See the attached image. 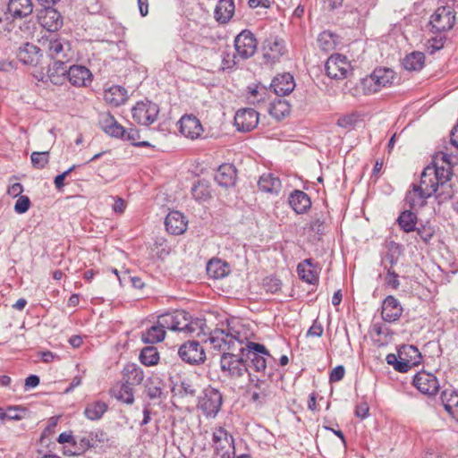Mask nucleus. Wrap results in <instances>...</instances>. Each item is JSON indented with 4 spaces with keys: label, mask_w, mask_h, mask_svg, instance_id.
<instances>
[{
    "label": "nucleus",
    "mask_w": 458,
    "mask_h": 458,
    "mask_svg": "<svg viewBox=\"0 0 458 458\" xmlns=\"http://www.w3.org/2000/svg\"><path fill=\"white\" fill-rule=\"evenodd\" d=\"M442 160L446 166H439L436 162L427 165L421 173L420 184H412L411 190L406 193L405 202L411 208L423 207L427 199L436 195L438 202L452 199L453 190L449 183L452 177L450 157L442 153Z\"/></svg>",
    "instance_id": "obj_1"
},
{
    "label": "nucleus",
    "mask_w": 458,
    "mask_h": 458,
    "mask_svg": "<svg viewBox=\"0 0 458 458\" xmlns=\"http://www.w3.org/2000/svg\"><path fill=\"white\" fill-rule=\"evenodd\" d=\"M159 322L165 329L185 334L197 332L202 325L201 320L198 318L194 319L191 315L184 310H175L164 313L159 316Z\"/></svg>",
    "instance_id": "obj_2"
},
{
    "label": "nucleus",
    "mask_w": 458,
    "mask_h": 458,
    "mask_svg": "<svg viewBox=\"0 0 458 458\" xmlns=\"http://www.w3.org/2000/svg\"><path fill=\"white\" fill-rule=\"evenodd\" d=\"M41 44L46 55L51 60L72 61L74 57L71 42L59 34L42 37Z\"/></svg>",
    "instance_id": "obj_3"
},
{
    "label": "nucleus",
    "mask_w": 458,
    "mask_h": 458,
    "mask_svg": "<svg viewBox=\"0 0 458 458\" xmlns=\"http://www.w3.org/2000/svg\"><path fill=\"white\" fill-rule=\"evenodd\" d=\"M386 360L396 371L405 373L420 362L421 354L417 347L404 345L399 350L398 355L394 353L387 354Z\"/></svg>",
    "instance_id": "obj_4"
},
{
    "label": "nucleus",
    "mask_w": 458,
    "mask_h": 458,
    "mask_svg": "<svg viewBox=\"0 0 458 458\" xmlns=\"http://www.w3.org/2000/svg\"><path fill=\"white\" fill-rule=\"evenodd\" d=\"M211 347L224 352H242L244 342L225 329L216 328L210 332L208 339Z\"/></svg>",
    "instance_id": "obj_5"
},
{
    "label": "nucleus",
    "mask_w": 458,
    "mask_h": 458,
    "mask_svg": "<svg viewBox=\"0 0 458 458\" xmlns=\"http://www.w3.org/2000/svg\"><path fill=\"white\" fill-rule=\"evenodd\" d=\"M456 22V12L452 5L437 7L431 14L428 28L432 33H445L452 30Z\"/></svg>",
    "instance_id": "obj_6"
},
{
    "label": "nucleus",
    "mask_w": 458,
    "mask_h": 458,
    "mask_svg": "<svg viewBox=\"0 0 458 458\" xmlns=\"http://www.w3.org/2000/svg\"><path fill=\"white\" fill-rule=\"evenodd\" d=\"M245 348L242 352H224L220 359V367L222 372L230 377L238 378L243 376L247 371V365L244 355Z\"/></svg>",
    "instance_id": "obj_7"
},
{
    "label": "nucleus",
    "mask_w": 458,
    "mask_h": 458,
    "mask_svg": "<svg viewBox=\"0 0 458 458\" xmlns=\"http://www.w3.org/2000/svg\"><path fill=\"white\" fill-rule=\"evenodd\" d=\"M212 447L220 458H234L233 437L223 427H215L212 431Z\"/></svg>",
    "instance_id": "obj_8"
},
{
    "label": "nucleus",
    "mask_w": 458,
    "mask_h": 458,
    "mask_svg": "<svg viewBox=\"0 0 458 458\" xmlns=\"http://www.w3.org/2000/svg\"><path fill=\"white\" fill-rule=\"evenodd\" d=\"M223 404L221 392L214 387H206L199 397L198 408L207 418H215Z\"/></svg>",
    "instance_id": "obj_9"
},
{
    "label": "nucleus",
    "mask_w": 458,
    "mask_h": 458,
    "mask_svg": "<svg viewBox=\"0 0 458 458\" xmlns=\"http://www.w3.org/2000/svg\"><path fill=\"white\" fill-rule=\"evenodd\" d=\"M132 118L140 125L148 126L157 118L159 106L149 100L139 101L131 109Z\"/></svg>",
    "instance_id": "obj_10"
},
{
    "label": "nucleus",
    "mask_w": 458,
    "mask_h": 458,
    "mask_svg": "<svg viewBox=\"0 0 458 458\" xmlns=\"http://www.w3.org/2000/svg\"><path fill=\"white\" fill-rule=\"evenodd\" d=\"M178 356L183 362L190 365H199L206 360L204 347L196 340H189L181 344Z\"/></svg>",
    "instance_id": "obj_11"
},
{
    "label": "nucleus",
    "mask_w": 458,
    "mask_h": 458,
    "mask_svg": "<svg viewBox=\"0 0 458 458\" xmlns=\"http://www.w3.org/2000/svg\"><path fill=\"white\" fill-rule=\"evenodd\" d=\"M244 346L245 360H250V367L257 372H264L267 368L265 356H270L265 345L259 343L248 342L244 344Z\"/></svg>",
    "instance_id": "obj_12"
},
{
    "label": "nucleus",
    "mask_w": 458,
    "mask_h": 458,
    "mask_svg": "<svg viewBox=\"0 0 458 458\" xmlns=\"http://www.w3.org/2000/svg\"><path fill=\"white\" fill-rule=\"evenodd\" d=\"M234 48L241 60H247L253 56L257 50V39L249 30H243L234 38Z\"/></svg>",
    "instance_id": "obj_13"
},
{
    "label": "nucleus",
    "mask_w": 458,
    "mask_h": 458,
    "mask_svg": "<svg viewBox=\"0 0 458 458\" xmlns=\"http://www.w3.org/2000/svg\"><path fill=\"white\" fill-rule=\"evenodd\" d=\"M327 75L335 80H343L351 72V64L346 56L334 54L328 57L325 64Z\"/></svg>",
    "instance_id": "obj_14"
},
{
    "label": "nucleus",
    "mask_w": 458,
    "mask_h": 458,
    "mask_svg": "<svg viewBox=\"0 0 458 458\" xmlns=\"http://www.w3.org/2000/svg\"><path fill=\"white\" fill-rule=\"evenodd\" d=\"M412 385L420 393L428 396L435 395L439 390L437 377L434 374L425 370L419 371L414 375Z\"/></svg>",
    "instance_id": "obj_15"
},
{
    "label": "nucleus",
    "mask_w": 458,
    "mask_h": 458,
    "mask_svg": "<svg viewBox=\"0 0 458 458\" xmlns=\"http://www.w3.org/2000/svg\"><path fill=\"white\" fill-rule=\"evenodd\" d=\"M38 21L39 24L49 32L57 31L62 28L64 23L60 13L52 6L41 8L38 13Z\"/></svg>",
    "instance_id": "obj_16"
},
{
    "label": "nucleus",
    "mask_w": 458,
    "mask_h": 458,
    "mask_svg": "<svg viewBox=\"0 0 458 458\" xmlns=\"http://www.w3.org/2000/svg\"><path fill=\"white\" fill-rule=\"evenodd\" d=\"M259 121V113L253 108L238 110L234 115V125L240 131H250L255 129Z\"/></svg>",
    "instance_id": "obj_17"
},
{
    "label": "nucleus",
    "mask_w": 458,
    "mask_h": 458,
    "mask_svg": "<svg viewBox=\"0 0 458 458\" xmlns=\"http://www.w3.org/2000/svg\"><path fill=\"white\" fill-rule=\"evenodd\" d=\"M263 57L267 63L274 64L285 53L284 40L277 37H269L263 43Z\"/></svg>",
    "instance_id": "obj_18"
},
{
    "label": "nucleus",
    "mask_w": 458,
    "mask_h": 458,
    "mask_svg": "<svg viewBox=\"0 0 458 458\" xmlns=\"http://www.w3.org/2000/svg\"><path fill=\"white\" fill-rule=\"evenodd\" d=\"M178 124L181 134L192 140L199 139L203 132L200 121L193 114L182 115Z\"/></svg>",
    "instance_id": "obj_19"
},
{
    "label": "nucleus",
    "mask_w": 458,
    "mask_h": 458,
    "mask_svg": "<svg viewBox=\"0 0 458 458\" xmlns=\"http://www.w3.org/2000/svg\"><path fill=\"white\" fill-rule=\"evenodd\" d=\"M16 55L23 64L36 66L42 56V50L33 43L25 42L18 47Z\"/></svg>",
    "instance_id": "obj_20"
},
{
    "label": "nucleus",
    "mask_w": 458,
    "mask_h": 458,
    "mask_svg": "<svg viewBox=\"0 0 458 458\" xmlns=\"http://www.w3.org/2000/svg\"><path fill=\"white\" fill-rule=\"evenodd\" d=\"M403 313V307L400 301L393 295L386 296L381 306V317L385 322L393 323L397 321Z\"/></svg>",
    "instance_id": "obj_21"
},
{
    "label": "nucleus",
    "mask_w": 458,
    "mask_h": 458,
    "mask_svg": "<svg viewBox=\"0 0 458 458\" xmlns=\"http://www.w3.org/2000/svg\"><path fill=\"white\" fill-rule=\"evenodd\" d=\"M294 88V79L290 73H283L276 76L270 84V89L278 97L289 95L293 92Z\"/></svg>",
    "instance_id": "obj_22"
},
{
    "label": "nucleus",
    "mask_w": 458,
    "mask_h": 458,
    "mask_svg": "<svg viewBox=\"0 0 458 458\" xmlns=\"http://www.w3.org/2000/svg\"><path fill=\"white\" fill-rule=\"evenodd\" d=\"M67 79L76 87L87 86L92 81L91 72L82 65H71L68 69Z\"/></svg>",
    "instance_id": "obj_23"
},
{
    "label": "nucleus",
    "mask_w": 458,
    "mask_h": 458,
    "mask_svg": "<svg viewBox=\"0 0 458 458\" xmlns=\"http://www.w3.org/2000/svg\"><path fill=\"white\" fill-rule=\"evenodd\" d=\"M237 177V171L233 165L225 163L216 172L215 180L222 187L233 186Z\"/></svg>",
    "instance_id": "obj_24"
},
{
    "label": "nucleus",
    "mask_w": 458,
    "mask_h": 458,
    "mask_svg": "<svg viewBox=\"0 0 458 458\" xmlns=\"http://www.w3.org/2000/svg\"><path fill=\"white\" fill-rule=\"evenodd\" d=\"M166 231L174 235L183 233L187 229V223L182 213L171 211L165 219Z\"/></svg>",
    "instance_id": "obj_25"
},
{
    "label": "nucleus",
    "mask_w": 458,
    "mask_h": 458,
    "mask_svg": "<svg viewBox=\"0 0 458 458\" xmlns=\"http://www.w3.org/2000/svg\"><path fill=\"white\" fill-rule=\"evenodd\" d=\"M108 403L103 400L89 401L85 404L83 415L91 421L100 420L108 411Z\"/></svg>",
    "instance_id": "obj_26"
},
{
    "label": "nucleus",
    "mask_w": 458,
    "mask_h": 458,
    "mask_svg": "<svg viewBox=\"0 0 458 458\" xmlns=\"http://www.w3.org/2000/svg\"><path fill=\"white\" fill-rule=\"evenodd\" d=\"M288 202L297 214H305L311 207L310 198L301 190H294L291 192Z\"/></svg>",
    "instance_id": "obj_27"
},
{
    "label": "nucleus",
    "mask_w": 458,
    "mask_h": 458,
    "mask_svg": "<svg viewBox=\"0 0 458 458\" xmlns=\"http://www.w3.org/2000/svg\"><path fill=\"white\" fill-rule=\"evenodd\" d=\"M52 64L48 65L47 75L50 81L55 85L61 84L67 77V64L71 61L52 60Z\"/></svg>",
    "instance_id": "obj_28"
},
{
    "label": "nucleus",
    "mask_w": 458,
    "mask_h": 458,
    "mask_svg": "<svg viewBox=\"0 0 458 458\" xmlns=\"http://www.w3.org/2000/svg\"><path fill=\"white\" fill-rule=\"evenodd\" d=\"M297 273L300 278L308 284H315L318 281V275L316 269V264L312 259H306L297 266Z\"/></svg>",
    "instance_id": "obj_29"
},
{
    "label": "nucleus",
    "mask_w": 458,
    "mask_h": 458,
    "mask_svg": "<svg viewBox=\"0 0 458 458\" xmlns=\"http://www.w3.org/2000/svg\"><path fill=\"white\" fill-rule=\"evenodd\" d=\"M101 129L111 137L122 139L125 128L122 126L110 114H105L99 120Z\"/></svg>",
    "instance_id": "obj_30"
},
{
    "label": "nucleus",
    "mask_w": 458,
    "mask_h": 458,
    "mask_svg": "<svg viewBox=\"0 0 458 458\" xmlns=\"http://www.w3.org/2000/svg\"><path fill=\"white\" fill-rule=\"evenodd\" d=\"M207 274L212 279H222L230 273V267L227 262L220 259L213 258L207 264Z\"/></svg>",
    "instance_id": "obj_31"
},
{
    "label": "nucleus",
    "mask_w": 458,
    "mask_h": 458,
    "mask_svg": "<svg viewBox=\"0 0 458 458\" xmlns=\"http://www.w3.org/2000/svg\"><path fill=\"white\" fill-rule=\"evenodd\" d=\"M31 0H10L7 6L8 13L15 19H21L32 13Z\"/></svg>",
    "instance_id": "obj_32"
},
{
    "label": "nucleus",
    "mask_w": 458,
    "mask_h": 458,
    "mask_svg": "<svg viewBox=\"0 0 458 458\" xmlns=\"http://www.w3.org/2000/svg\"><path fill=\"white\" fill-rule=\"evenodd\" d=\"M143 369L135 363H128L123 369V380L131 386L140 385L144 379Z\"/></svg>",
    "instance_id": "obj_33"
},
{
    "label": "nucleus",
    "mask_w": 458,
    "mask_h": 458,
    "mask_svg": "<svg viewBox=\"0 0 458 458\" xmlns=\"http://www.w3.org/2000/svg\"><path fill=\"white\" fill-rule=\"evenodd\" d=\"M250 392V401L257 406H262L269 396V386L265 380L257 379Z\"/></svg>",
    "instance_id": "obj_34"
},
{
    "label": "nucleus",
    "mask_w": 458,
    "mask_h": 458,
    "mask_svg": "<svg viewBox=\"0 0 458 458\" xmlns=\"http://www.w3.org/2000/svg\"><path fill=\"white\" fill-rule=\"evenodd\" d=\"M127 98V90L120 85H113L104 93L105 100L114 106L124 104Z\"/></svg>",
    "instance_id": "obj_35"
},
{
    "label": "nucleus",
    "mask_w": 458,
    "mask_h": 458,
    "mask_svg": "<svg viewBox=\"0 0 458 458\" xmlns=\"http://www.w3.org/2000/svg\"><path fill=\"white\" fill-rule=\"evenodd\" d=\"M111 394L123 403L132 404L134 403V391L132 386L124 381L114 386L111 390Z\"/></svg>",
    "instance_id": "obj_36"
},
{
    "label": "nucleus",
    "mask_w": 458,
    "mask_h": 458,
    "mask_svg": "<svg viewBox=\"0 0 458 458\" xmlns=\"http://www.w3.org/2000/svg\"><path fill=\"white\" fill-rule=\"evenodd\" d=\"M441 402L448 414L458 421V393L447 390L443 391Z\"/></svg>",
    "instance_id": "obj_37"
},
{
    "label": "nucleus",
    "mask_w": 458,
    "mask_h": 458,
    "mask_svg": "<svg viewBox=\"0 0 458 458\" xmlns=\"http://www.w3.org/2000/svg\"><path fill=\"white\" fill-rule=\"evenodd\" d=\"M165 336V327H162L159 322V317L156 325L142 332L141 339L146 344H157L162 342Z\"/></svg>",
    "instance_id": "obj_38"
},
{
    "label": "nucleus",
    "mask_w": 458,
    "mask_h": 458,
    "mask_svg": "<svg viewBox=\"0 0 458 458\" xmlns=\"http://www.w3.org/2000/svg\"><path fill=\"white\" fill-rule=\"evenodd\" d=\"M234 13V3L233 0H219L215 9L216 21L222 23L227 22Z\"/></svg>",
    "instance_id": "obj_39"
},
{
    "label": "nucleus",
    "mask_w": 458,
    "mask_h": 458,
    "mask_svg": "<svg viewBox=\"0 0 458 458\" xmlns=\"http://www.w3.org/2000/svg\"><path fill=\"white\" fill-rule=\"evenodd\" d=\"M425 64V55L420 51H414L407 55L403 60V66L407 71H420Z\"/></svg>",
    "instance_id": "obj_40"
},
{
    "label": "nucleus",
    "mask_w": 458,
    "mask_h": 458,
    "mask_svg": "<svg viewBox=\"0 0 458 458\" xmlns=\"http://www.w3.org/2000/svg\"><path fill=\"white\" fill-rule=\"evenodd\" d=\"M258 185L260 191L269 193H277L281 188V182L272 174H265L260 176Z\"/></svg>",
    "instance_id": "obj_41"
},
{
    "label": "nucleus",
    "mask_w": 458,
    "mask_h": 458,
    "mask_svg": "<svg viewBox=\"0 0 458 458\" xmlns=\"http://www.w3.org/2000/svg\"><path fill=\"white\" fill-rule=\"evenodd\" d=\"M268 111L271 116L280 121L290 114L291 106L286 100L277 99L270 104Z\"/></svg>",
    "instance_id": "obj_42"
},
{
    "label": "nucleus",
    "mask_w": 458,
    "mask_h": 458,
    "mask_svg": "<svg viewBox=\"0 0 458 458\" xmlns=\"http://www.w3.org/2000/svg\"><path fill=\"white\" fill-rule=\"evenodd\" d=\"M372 75L380 89L391 85L394 79V71L388 68H377L373 71Z\"/></svg>",
    "instance_id": "obj_43"
},
{
    "label": "nucleus",
    "mask_w": 458,
    "mask_h": 458,
    "mask_svg": "<svg viewBox=\"0 0 458 458\" xmlns=\"http://www.w3.org/2000/svg\"><path fill=\"white\" fill-rule=\"evenodd\" d=\"M397 221L400 227L406 233L413 232L417 228V215L410 210L402 212Z\"/></svg>",
    "instance_id": "obj_44"
},
{
    "label": "nucleus",
    "mask_w": 458,
    "mask_h": 458,
    "mask_svg": "<svg viewBox=\"0 0 458 458\" xmlns=\"http://www.w3.org/2000/svg\"><path fill=\"white\" fill-rule=\"evenodd\" d=\"M140 360L145 366L156 365L159 360V353L154 346L145 347L140 353Z\"/></svg>",
    "instance_id": "obj_45"
},
{
    "label": "nucleus",
    "mask_w": 458,
    "mask_h": 458,
    "mask_svg": "<svg viewBox=\"0 0 458 458\" xmlns=\"http://www.w3.org/2000/svg\"><path fill=\"white\" fill-rule=\"evenodd\" d=\"M191 193L198 201H205L211 197L209 186L205 181H198L192 186Z\"/></svg>",
    "instance_id": "obj_46"
},
{
    "label": "nucleus",
    "mask_w": 458,
    "mask_h": 458,
    "mask_svg": "<svg viewBox=\"0 0 458 458\" xmlns=\"http://www.w3.org/2000/svg\"><path fill=\"white\" fill-rule=\"evenodd\" d=\"M318 43L324 51L333 50L335 47L336 36L328 30H325L318 35Z\"/></svg>",
    "instance_id": "obj_47"
},
{
    "label": "nucleus",
    "mask_w": 458,
    "mask_h": 458,
    "mask_svg": "<svg viewBox=\"0 0 458 458\" xmlns=\"http://www.w3.org/2000/svg\"><path fill=\"white\" fill-rule=\"evenodd\" d=\"M240 59V56H237V53L233 54L228 51H224L222 53V70L225 72L234 71L238 67Z\"/></svg>",
    "instance_id": "obj_48"
},
{
    "label": "nucleus",
    "mask_w": 458,
    "mask_h": 458,
    "mask_svg": "<svg viewBox=\"0 0 458 458\" xmlns=\"http://www.w3.org/2000/svg\"><path fill=\"white\" fill-rule=\"evenodd\" d=\"M73 447L75 450L72 452V455H81L88 451L89 449V433L85 432L83 435L75 436Z\"/></svg>",
    "instance_id": "obj_49"
},
{
    "label": "nucleus",
    "mask_w": 458,
    "mask_h": 458,
    "mask_svg": "<svg viewBox=\"0 0 458 458\" xmlns=\"http://www.w3.org/2000/svg\"><path fill=\"white\" fill-rule=\"evenodd\" d=\"M30 161L34 168L43 169L49 162V152H32Z\"/></svg>",
    "instance_id": "obj_50"
},
{
    "label": "nucleus",
    "mask_w": 458,
    "mask_h": 458,
    "mask_svg": "<svg viewBox=\"0 0 458 458\" xmlns=\"http://www.w3.org/2000/svg\"><path fill=\"white\" fill-rule=\"evenodd\" d=\"M438 35L432 37L427 42V48L430 54H434L435 52L442 49L446 41V37L444 33H437Z\"/></svg>",
    "instance_id": "obj_51"
},
{
    "label": "nucleus",
    "mask_w": 458,
    "mask_h": 458,
    "mask_svg": "<svg viewBox=\"0 0 458 458\" xmlns=\"http://www.w3.org/2000/svg\"><path fill=\"white\" fill-rule=\"evenodd\" d=\"M360 120V114L358 113H352L341 116L337 120V125L344 129L353 128Z\"/></svg>",
    "instance_id": "obj_52"
},
{
    "label": "nucleus",
    "mask_w": 458,
    "mask_h": 458,
    "mask_svg": "<svg viewBox=\"0 0 458 458\" xmlns=\"http://www.w3.org/2000/svg\"><path fill=\"white\" fill-rule=\"evenodd\" d=\"M360 84L365 95H371L381 89L379 86L377 85L376 80L372 73L369 76L362 79Z\"/></svg>",
    "instance_id": "obj_53"
},
{
    "label": "nucleus",
    "mask_w": 458,
    "mask_h": 458,
    "mask_svg": "<svg viewBox=\"0 0 458 458\" xmlns=\"http://www.w3.org/2000/svg\"><path fill=\"white\" fill-rule=\"evenodd\" d=\"M147 395L149 399H162L165 398L163 392V383L158 381L157 384H149L146 386Z\"/></svg>",
    "instance_id": "obj_54"
},
{
    "label": "nucleus",
    "mask_w": 458,
    "mask_h": 458,
    "mask_svg": "<svg viewBox=\"0 0 458 458\" xmlns=\"http://www.w3.org/2000/svg\"><path fill=\"white\" fill-rule=\"evenodd\" d=\"M178 392L182 395H190L193 396L196 394V389L192 382L188 378H183L180 381L179 384L175 385Z\"/></svg>",
    "instance_id": "obj_55"
},
{
    "label": "nucleus",
    "mask_w": 458,
    "mask_h": 458,
    "mask_svg": "<svg viewBox=\"0 0 458 458\" xmlns=\"http://www.w3.org/2000/svg\"><path fill=\"white\" fill-rule=\"evenodd\" d=\"M325 218L323 216L314 217L310 224V231L321 236L325 233Z\"/></svg>",
    "instance_id": "obj_56"
},
{
    "label": "nucleus",
    "mask_w": 458,
    "mask_h": 458,
    "mask_svg": "<svg viewBox=\"0 0 458 458\" xmlns=\"http://www.w3.org/2000/svg\"><path fill=\"white\" fill-rule=\"evenodd\" d=\"M30 207V200L28 196L21 195L19 196L16 203L14 205V211L17 214H24L26 213Z\"/></svg>",
    "instance_id": "obj_57"
},
{
    "label": "nucleus",
    "mask_w": 458,
    "mask_h": 458,
    "mask_svg": "<svg viewBox=\"0 0 458 458\" xmlns=\"http://www.w3.org/2000/svg\"><path fill=\"white\" fill-rule=\"evenodd\" d=\"M266 87L256 86V88L250 89L249 99H250L252 103L261 102L264 100V95L266 94Z\"/></svg>",
    "instance_id": "obj_58"
},
{
    "label": "nucleus",
    "mask_w": 458,
    "mask_h": 458,
    "mask_svg": "<svg viewBox=\"0 0 458 458\" xmlns=\"http://www.w3.org/2000/svg\"><path fill=\"white\" fill-rule=\"evenodd\" d=\"M385 281L386 285L391 287L392 289L396 290L399 288V276L391 268H387Z\"/></svg>",
    "instance_id": "obj_59"
},
{
    "label": "nucleus",
    "mask_w": 458,
    "mask_h": 458,
    "mask_svg": "<svg viewBox=\"0 0 458 458\" xmlns=\"http://www.w3.org/2000/svg\"><path fill=\"white\" fill-rule=\"evenodd\" d=\"M88 433L89 437H91V440H94L96 445L104 444L108 441L107 434L103 429L97 428Z\"/></svg>",
    "instance_id": "obj_60"
},
{
    "label": "nucleus",
    "mask_w": 458,
    "mask_h": 458,
    "mask_svg": "<svg viewBox=\"0 0 458 458\" xmlns=\"http://www.w3.org/2000/svg\"><path fill=\"white\" fill-rule=\"evenodd\" d=\"M420 238L428 243L434 235V229L431 226L423 225L415 229Z\"/></svg>",
    "instance_id": "obj_61"
},
{
    "label": "nucleus",
    "mask_w": 458,
    "mask_h": 458,
    "mask_svg": "<svg viewBox=\"0 0 458 458\" xmlns=\"http://www.w3.org/2000/svg\"><path fill=\"white\" fill-rule=\"evenodd\" d=\"M264 285L267 292L275 293L281 289L282 283L276 277H267L264 280Z\"/></svg>",
    "instance_id": "obj_62"
},
{
    "label": "nucleus",
    "mask_w": 458,
    "mask_h": 458,
    "mask_svg": "<svg viewBox=\"0 0 458 458\" xmlns=\"http://www.w3.org/2000/svg\"><path fill=\"white\" fill-rule=\"evenodd\" d=\"M371 330L377 336H386L389 335V328L383 322L373 323Z\"/></svg>",
    "instance_id": "obj_63"
},
{
    "label": "nucleus",
    "mask_w": 458,
    "mask_h": 458,
    "mask_svg": "<svg viewBox=\"0 0 458 458\" xmlns=\"http://www.w3.org/2000/svg\"><path fill=\"white\" fill-rule=\"evenodd\" d=\"M345 369L343 365H338L332 369L329 375L330 382H338L344 377Z\"/></svg>",
    "instance_id": "obj_64"
}]
</instances>
